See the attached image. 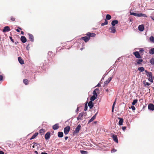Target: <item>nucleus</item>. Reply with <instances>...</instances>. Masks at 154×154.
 Listing matches in <instances>:
<instances>
[{"instance_id": "22", "label": "nucleus", "mask_w": 154, "mask_h": 154, "mask_svg": "<svg viewBox=\"0 0 154 154\" xmlns=\"http://www.w3.org/2000/svg\"><path fill=\"white\" fill-rule=\"evenodd\" d=\"M112 77H110L109 78H108V79L105 82L104 84L106 85L108 84L111 81L112 79Z\"/></svg>"}, {"instance_id": "6", "label": "nucleus", "mask_w": 154, "mask_h": 154, "mask_svg": "<svg viewBox=\"0 0 154 154\" xmlns=\"http://www.w3.org/2000/svg\"><path fill=\"white\" fill-rule=\"evenodd\" d=\"M148 109L151 111L154 110V105L152 103H149L148 106Z\"/></svg>"}, {"instance_id": "12", "label": "nucleus", "mask_w": 154, "mask_h": 154, "mask_svg": "<svg viewBox=\"0 0 154 154\" xmlns=\"http://www.w3.org/2000/svg\"><path fill=\"white\" fill-rule=\"evenodd\" d=\"M20 40L23 43H25L26 42L27 39L25 36H22L20 38Z\"/></svg>"}, {"instance_id": "9", "label": "nucleus", "mask_w": 154, "mask_h": 154, "mask_svg": "<svg viewBox=\"0 0 154 154\" xmlns=\"http://www.w3.org/2000/svg\"><path fill=\"white\" fill-rule=\"evenodd\" d=\"M81 40H83L85 41V42H87L90 39V37L87 36H85L84 37H82L81 38Z\"/></svg>"}, {"instance_id": "18", "label": "nucleus", "mask_w": 154, "mask_h": 154, "mask_svg": "<svg viewBox=\"0 0 154 154\" xmlns=\"http://www.w3.org/2000/svg\"><path fill=\"white\" fill-rule=\"evenodd\" d=\"M118 23V21L117 20H113L111 22V24L112 26H114L116 24Z\"/></svg>"}, {"instance_id": "56", "label": "nucleus", "mask_w": 154, "mask_h": 154, "mask_svg": "<svg viewBox=\"0 0 154 154\" xmlns=\"http://www.w3.org/2000/svg\"><path fill=\"white\" fill-rule=\"evenodd\" d=\"M79 107H77L76 109V112H77L79 110Z\"/></svg>"}, {"instance_id": "37", "label": "nucleus", "mask_w": 154, "mask_h": 154, "mask_svg": "<svg viewBox=\"0 0 154 154\" xmlns=\"http://www.w3.org/2000/svg\"><path fill=\"white\" fill-rule=\"evenodd\" d=\"M97 93L96 92V91L94 90L93 92V96H94L97 97Z\"/></svg>"}, {"instance_id": "19", "label": "nucleus", "mask_w": 154, "mask_h": 154, "mask_svg": "<svg viewBox=\"0 0 154 154\" xmlns=\"http://www.w3.org/2000/svg\"><path fill=\"white\" fill-rule=\"evenodd\" d=\"M88 105L90 109H92L94 106V104L91 101L89 102Z\"/></svg>"}, {"instance_id": "25", "label": "nucleus", "mask_w": 154, "mask_h": 154, "mask_svg": "<svg viewBox=\"0 0 154 154\" xmlns=\"http://www.w3.org/2000/svg\"><path fill=\"white\" fill-rule=\"evenodd\" d=\"M149 53L150 54H154V48H152L149 50Z\"/></svg>"}, {"instance_id": "60", "label": "nucleus", "mask_w": 154, "mask_h": 154, "mask_svg": "<svg viewBox=\"0 0 154 154\" xmlns=\"http://www.w3.org/2000/svg\"><path fill=\"white\" fill-rule=\"evenodd\" d=\"M41 154H48L47 153L45 152H42L41 153Z\"/></svg>"}, {"instance_id": "24", "label": "nucleus", "mask_w": 154, "mask_h": 154, "mask_svg": "<svg viewBox=\"0 0 154 154\" xmlns=\"http://www.w3.org/2000/svg\"><path fill=\"white\" fill-rule=\"evenodd\" d=\"M138 17H147V16L146 14H143V13H138Z\"/></svg>"}, {"instance_id": "63", "label": "nucleus", "mask_w": 154, "mask_h": 154, "mask_svg": "<svg viewBox=\"0 0 154 154\" xmlns=\"http://www.w3.org/2000/svg\"><path fill=\"white\" fill-rule=\"evenodd\" d=\"M21 34H22V35H23L24 34V32L23 31H22L21 32Z\"/></svg>"}, {"instance_id": "55", "label": "nucleus", "mask_w": 154, "mask_h": 154, "mask_svg": "<svg viewBox=\"0 0 154 154\" xmlns=\"http://www.w3.org/2000/svg\"><path fill=\"white\" fill-rule=\"evenodd\" d=\"M4 154V152L3 151H2L1 150H0V154Z\"/></svg>"}, {"instance_id": "28", "label": "nucleus", "mask_w": 154, "mask_h": 154, "mask_svg": "<svg viewBox=\"0 0 154 154\" xmlns=\"http://www.w3.org/2000/svg\"><path fill=\"white\" fill-rule=\"evenodd\" d=\"M32 144H34V145H35V146H37L38 149L40 146V143H38L34 142Z\"/></svg>"}, {"instance_id": "34", "label": "nucleus", "mask_w": 154, "mask_h": 154, "mask_svg": "<svg viewBox=\"0 0 154 154\" xmlns=\"http://www.w3.org/2000/svg\"><path fill=\"white\" fill-rule=\"evenodd\" d=\"M149 40L152 42L154 43V37L153 36H151L149 37Z\"/></svg>"}, {"instance_id": "48", "label": "nucleus", "mask_w": 154, "mask_h": 154, "mask_svg": "<svg viewBox=\"0 0 154 154\" xmlns=\"http://www.w3.org/2000/svg\"><path fill=\"white\" fill-rule=\"evenodd\" d=\"M116 101L115 100L114 101V103L112 105V108H114L115 106V105L116 104Z\"/></svg>"}, {"instance_id": "33", "label": "nucleus", "mask_w": 154, "mask_h": 154, "mask_svg": "<svg viewBox=\"0 0 154 154\" xmlns=\"http://www.w3.org/2000/svg\"><path fill=\"white\" fill-rule=\"evenodd\" d=\"M23 82L26 85H27L29 84L28 80L27 79H23Z\"/></svg>"}, {"instance_id": "11", "label": "nucleus", "mask_w": 154, "mask_h": 154, "mask_svg": "<svg viewBox=\"0 0 154 154\" xmlns=\"http://www.w3.org/2000/svg\"><path fill=\"white\" fill-rule=\"evenodd\" d=\"M10 30V29L9 26H6L4 28L2 31L3 32H6L8 31H9Z\"/></svg>"}, {"instance_id": "43", "label": "nucleus", "mask_w": 154, "mask_h": 154, "mask_svg": "<svg viewBox=\"0 0 154 154\" xmlns=\"http://www.w3.org/2000/svg\"><path fill=\"white\" fill-rule=\"evenodd\" d=\"M144 85H145L149 86L150 85V84L148 82H146L145 83L144 82Z\"/></svg>"}, {"instance_id": "4", "label": "nucleus", "mask_w": 154, "mask_h": 154, "mask_svg": "<svg viewBox=\"0 0 154 154\" xmlns=\"http://www.w3.org/2000/svg\"><path fill=\"white\" fill-rule=\"evenodd\" d=\"M133 54L138 59H140L142 57L138 51H135L133 53Z\"/></svg>"}, {"instance_id": "30", "label": "nucleus", "mask_w": 154, "mask_h": 154, "mask_svg": "<svg viewBox=\"0 0 154 154\" xmlns=\"http://www.w3.org/2000/svg\"><path fill=\"white\" fill-rule=\"evenodd\" d=\"M111 16L110 15L107 14L106 15V20H109L111 19Z\"/></svg>"}, {"instance_id": "35", "label": "nucleus", "mask_w": 154, "mask_h": 154, "mask_svg": "<svg viewBox=\"0 0 154 154\" xmlns=\"http://www.w3.org/2000/svg\"><path fill=\"white\" fill-rule=\"evenodd\" d=\"M80 152L82 154H88V152L84 150H81Z\"/></svg>"}, {"instance_id": "53", "label": "nucleus", "mask_w": 154, "mask_h": 154, "mask_svg": "<svg viewBox=\"0 0 154 154\" xmlns=\"http://www.w3.org/2000/svg\"><path fill=\"white\" fill-rule=\"evenodd\" d=\"M116 151V150L115 149H112L111 150L112 152H114Z\"/></svg>"}, {"instance_id": "40", "label": "nucleus", "mask_w": 154, "mask_h": 154, "mask_svg": "<svg viewBox=\"0 0 154 154\" xmlns=\"http://www.w3.org/2000/svg\"><path fill=\"white\" fill-rule=\"evenodd\" d=\"M84 113L85 112L80 113L78 116L81 118L84 115Z\"/></svg>"}, {"instance_id": "7", "label": "nucleus", "mask_w": 154, "mask_h": 154, "mask_svg": "<svg viewBox=\"0 0 154 154\" xmlns=\"http://www.w3.org/2000/svg\"><path fill=\"white\" fill-rule=\"evenodd\" d=\"M98 112H97L88 121V124L90 123L95 119Z\"/></svg>"}, {"instance_id": "41", "label": "nucleus", "mask_w": 154, "mask_h": 154, "mask_svg": "<svg viewBox=\"0 0 154 154\" xmlns=\"http://www.w3.org/2000/svg\"><path fill=\"white\" fill-rule=\"evenodd\" d=\"M150 63L152 65L154 64V58L151 59L150 61Z\"/></svg>"}, {"instance_id": "64", "label": "nucleus", "mask_w": 154, "mask_h": 154, "mask_svg": "<svg viewBox=\"0 0 154 154\" xmlns=\"http://www.w3.org/2000/svg\"><path fill=\"white\" fill-rule=\"evenodd\" d=\"M114 108H112V112H114Z\"/></svg>"}, {"instance_id": "49", "label": "nucleus", "mask_w": 154, "mask_h": 154, "mask_svg": "<svg viewBox=\"0 0 154 154\" xmlns=\"http://www.w3.org/2000/svg\"><path fill=\"white\" fill-rule=\"evenodd\" d=\"M101 86V85H100V83H99L97 85L95 86V87H100Z\"/></svg>"}, {"instance_id": "8", "label": "nucleus", "mask_w": 154, "mask_h": 154, "mask_svg": "<svg viewBox=\"0 0 154 154\" xmlns=\"http://www.w3.org/2000/svg\"><path fill=\"white\" fill-rule=\"evenodd\" d=\"M86 35L87 36L90 37H90H94L96 35V34L94 33L88 32L87 33Z\"/></svg>"}, {"instance_id": "50", "label": "nucleus", "mask_w": 154, "mask_h": 154, "mask_svg": "<svg viewBox=\"0 0 154 154\" xmlns=\"http://www.w3.org/2000/svg\"><path fill=\"white\" fill-rule=\"evenodd\" d=\"M3 76L2 75H0V81H2L3 79Z\"/></svg>"}, {"instance_id": "38", "label": "nucleus", "mask_w": 154, "mask_h": 154, "mask_svg": "<svg viewBox=\"0 0 154 154\" xmlns=\"http://www.w3.org/2000/svg\"><path fill=\"white\" fill-rule=\"evenodd\" d=\"M137 99H135L134 100L133 102H132V104L133 105H134L137 102Z\"/></svg>"}, {"instance_id": "26", "label": "nucleus", "mask_w": 154, "mask_h": 154, "mask_svg": "<svg viewBox=\"0 0 154 154\" xmlns=\"http://www.w3.org/2000/svg\"><path fill=\"white\" fill-rule=\"evenodd\" d=\"M138 70L140 72H143L144 71L145 69L143 67H140L138 68Z\"/></svg>"}, {"instance_id": "39", "label": "nucleus", "mask_w": 154, "mask_h": 154, "mask_svg": "<svg viewBox=\"0 0 154 154\" xmlns=\"http://www.w3.org/2000/svg\"><path fill=\"white\" fill-rule=\"evenodd\" d=\"M87 103H88V102H86V103L85 105V108H84L85 111H86L88 109Z\"/></svg>"}, {"instance_id": "51", "label": "nucleus", "mask_w": 154, "mask_h": 154, "mask_svg": "<svg viewBox=\"0 0 154 154\" xmlns=\"http://www.w3.org/2000/svg\"><path fill=\"white\" fill-rule=\"evenodd\" d=\"M122 129L123 131H124L126 129V127L125 126L122 127Z\"/></svg>"}, {"instance_id": "1", "label": "nucleus", "mask_w": 154, "mask_h": 154, "mask_svg": "<svg viewBox=\"0 0 154 154\" xmlns=\"http://www.w3.org/2000/svg\"><path fill=\"white\" fill-rule=\"evenodd\" d=\"M81 127V125L80 124L77 125V127L76 128L75 131L73 132V134L74 135L75 134H76L77 133H78L79 132Z\"/></svg>"}, {"instance_id": "29", "label": "nucleus", "mask_w": 154, "mask_h": 154, "mask_svg": "<svg viewBox=\"0 0 154 154\" xmlns=\"http://www.w3.org/2000/svg\"><path fill=\"white\" fill-rule=\"evenodd\" d=\"M130 14L131 15H134L136 17H138V13L134 12H130Z\"/></svg>"}, {"instance_id": "45", "label": "nucleus", "mask_w": 154, "mask_h": 154, "mask_svg": "<svg viewBox=\"0 0 154 154\" xmlns=\"http://www.w3.org/2000/svg\"><path fill=\"white\" fill-rule=\"evenodd\" d=\"M11 20L12 21H14L15 20V18L14 17H11Z\"/></svg>"}, {"instance_id": "13", "label": "nucleus", "mask_w": 154, "mask_h": 154, "mask_svg": "<svg viewBox=\"0 0 154 154\" xmlns=\"http://www.w3.org/2000/svg\"><path fill=\"white\" fill-rule=\"evenodd\" d=\"M28 34L29 37V38L31 42H33L34 40L33 35L32 34L29 33Z\"/></svg>"}, {"instance_id": "15", "label": "nucleus", "mask_w": 154, "mask_h": 154, "mask_svg": "<svg viewBox=\"0 0 154 154\" xmlns=\"http://www.w3.org/2000/svg\"><path fill=\"white\" fill-rule=\"evenodd\" d=\"M109 29L111 30L110 32L112 33H114L116 32V29L114 26H112V27H110Z\"/></svg>"}, {"instance_id": "58", "label": "nucleus", "mask_w": 154, "mask_h": 154, "mask_svg": "<svg viewBox=\"0 0 154 154\" xmlns=\"http://www.w3.org/2000/svg\"><path fill=\"white\" fill-rule=\"evenodd\" d=\"M145 72L146 73V74H148V73H149V72H148V71L147 70H145Z\"/></svg>"}, {"instance_id": "5", "label": "nucleus", "mask_w": 154, "mask_h": 154, "mask_svg": "<svg viewBox=\"0 0 154 154\" xmlns=\"http://www.w3.org/2000/svg\"><path fill=\"white\" fill-rule=\"evenodd\" d=\"M111 137H112L113 140L116 142L117 143H118V137L115 134H113L112 136Z\"/></svg>"}, {"instance_id": "46", "label": "nucleus", "mask_w": 154, "mask_h": 154, "mask_svg": "<svg viewBox=\"0 0 154 154\" xmlns=\"http://www.w3.org/2000/svg\"><path fill=\"white\" fill-rule=\"evenodd\" d=\"M131 107L132 110H134L135 109V107L134 106H131Z\"/></svg>"}, {"instance_id": "17", "label": "nucleus", "mask_w": 154, "mask_h": 154, "mask_svg": "<svg viewBox=\"0 0 154 154\" xmlns=\"http://www.w3.org/2000/svg\"><path fill=\"white\" fill-rule=\"evenodd\" d=\"M58 125H59V124L58 123H57V124H55L54 125H53L52 126L53 129L54 130H57L59 128Z\"/></svg>"}, {"instance_id": "3", "label": "nucleus", "mask_w": 154, "mask_h": 154, "mask_svg": "<svg viewBox=\"0 0 154 154\" xmlns=\"http://www.w3.org/2000/svg\"><path fill=\"white\" fill-rule=\"evenodd\" d=\"M70 127L68 126L64 128V132L65 134H67L70 131Z\"/></svg>"}, {"instance_id": "27", "label": "nucleus", "mask_w": 154, "mask_h": 154, "mask_svg": "<svg viewBox=\"0 0 154 154\" xmlns=\"http://www.w3.org/2000/svg\"><path fill=\"white\" fill-rule=\"evenodd\" d=\"M96 98L97 97L93 95L91 97L90 101H91L92 102L93 101H94L96 99Z\"/></svg>"}, {"instance_id": "14", "label": "nucleus", "mask_w": 154, "mask_h": 154, "mask_svg": "<svg viewBox=\"0 0 154 154\" xmlns=\"http://www.w3.org/2000/svg\"><path fill=\"white\" fill-rule=\"evenodd\" d=\"M138 30L141 31L142 32L144 30V26L142 24L141 25H140L138 27Z\"/></svg>"}, {"instance_id": "36", "label": "nucleus", "mask_w": 154, "mask_h": 154, "mask_svg": "<svg viewBox=\"0 0 154 154\" xmlns=\"http://www.w3.org/2000/svg\"><path fill=\"white\" fill-rule=\"evenodd\" d=\"M144 51V50L142 48H140V51L139 52H140V53L141 55H143V51Z\"/></svg>"}, {"instance_id": "23", "label": "nucleus", "mask_w": 154, "mask_h": 154, "mask_svg": "<svg viewBox=\"0 0 154 154\" xmlns=\"http://www.w3.org/2000/svg\"><path fill=\"white\" fill-rule=\"evenodd\" d=\"M63 132H59L58 133V137L60 138H61L63 137Z\"/></svg>"}, {"instance_id": "16", "label": "nucleus", "mask_w": 154, "mask_h": 154, "mask_svg": "<svg viewBox=\"0 0 154 154\" xmlns=\"http://www.w3.org/2000/svg\"><path fill=\"white\" fill-rule=\"evenodd\" d=\"M118 119L119 120V125H123V119L120 117H118Z\"/></svg>"}, {"instance_id": "54", "label": "nucleus", "mask_w": 154, "mask_h": 154, "mask_svg": "<svg viewBox=\"0 0 154 154\" xmlns=\"http://www.w3.org/2000/svg\"><path fill=\"white\" fill-rule=\"evenodd\" d=\"M80 118H80L79 116H78V117H77V120H78V121H79V120L80 119H81Z\"/></svg>"}, {"instance_id": "42", "label": "nucleus", "mask_w": 154, "mask_h": 154, "mask_svg": "<svg viewBox=\"0 0 154 154\" xmlns=\"http://www.w3.org/2000/svg\"><path fill=\"white\" fill-rule=\"evenodd\" d=\"M148 80L149 82H150L152 83L153 82V79H152V77L150 78H149Z\"/></svg>"}, {"instance_id": "59", "label": "nucleus", "mask_w": 154, "mask_h": 154, "mask_svg": "<svg viewBox=\"0 0 154 154\" xmlns=\"http://www.w3.org/2000/svg\"><path fill=\"white\" fill-rule=\"evenodd\" d=\"M35 153L36 154H39L38 152L36 151H34Z\"/></svg>"}, {"instance_id": "31", "label": "nucleus", "mask_w": 154, "mask_h": 154, "mask_svg": "<svg viewBox=\"0 0 154 154\" xmlns=\"http://www.w3.org/2000/svg\"><path fill=\"white\" fill-rule=\"evenodd\" d=\"M108 22L106 19H105V21L104 23H102L101 24V26H103L107 24Z\"/></svg>"}, {"instance_id": "62", "label": "nucleus", "mask_w": 154, "mask_h": 154, "mask_svg": "<svg viewBox=\"0 0 154 154\" xmlns=\"http://www.w3.org/2000/svg\"><path fill=\"white\" fill-rule=\"evenodd\" d=\"M68 138V137L67 136H66V137H65V140H67V139Z\"/></svg>"}, {"instance_id": "21", "label": "nucleus", "mask_w": 154, "mask_h": 154, "mask_svg": "<svg viewBox=\"0 0 154 154\" xmlns=\"http://www.w3.org/2000/svg\"><path fill=\"white\" fill-rule=\"evenodd\" d=\"M38 132L35 133L30 138V140H31L34 139L36 136H38Z\"/></svg>"}, {"instance_id": "52", "label": "nucleus", "mask_w": 154, "mask_h": 154, "mask_svg": "<svg viewBox=\"0 0 154 154\" xmlns=\"http://www.w3.org/2000/svg\"><path fill=\"white\" fill-rule=\"evenodd\" d=\"M11 40L12 42H14V39H12V37H11V36H10V37H9Z\"/></svg>"}, {"instance_id": "10", "label": "nucleus", "mask_w": 154, "mask_h": 154, "mask_svg": "<svg viewBox=\"0 0 154 154\" xmlns=\"http://www.w3.org/2000/svg\"><path fill=\"white\" fill-rule=\"evenodd\" d=\"M50 132H48L45 135V138L46 140H49L50 137Z\"/></svg>"}, {"instance_id": "32", "label": "nucleus", "mask_w": 154, "mask_h": 154, "mask_svg": "<svg viewBox=\"0 0 154 154\" xmlns=\"http://www.w3.org/2000/svg\"><path fill=\"white\" fill-rule=\"evenodd\" d=\"M146 75L149 77L150 78L152 77V73L151 72H149L148 74H146Z\"/></svg>"}, {"instance_id": "2", "label": "nucleus", "mask_w": 154, "mask_h": 154, "mask_svg": "<svg viewBox=\"0 0 154 154\" xmlns=\"http://www.w3.org/2000/svg\"><path fill=\"white\" fill-rule=\"evenodd\" d=\"M143 60L142 59H137L135 60L136 63L135 64L136 65H139L141 66L142 65V63L143 62Z\"/></svg>"}, {"instance_id": "61", "label": "nucleus", "mask_w": 154, "mask_h": 154, "mask_svg": "<svg viewBox=\"0 0 154 154\" xmlns=\"http://www.w3.org/2000/svg\"><path fill=\"white\" fill-rule=\"evenodd\" d=\"M16 31L17 32H20V30L19 29H16Z\"/></svg>"}, {"instance_id": "44", "label": "nucleus", "mask_w": 154, "mask_h": 154, "mask_svg": "<svg viewBox=\"0 0 154 154\" xmlns=\"http://www.w3.org/2000/svg\"><path fill=\"white\" fill-rule=\"evenodd\" d=\"M29 44L27 45V46L26 47V49L27 50H29V49L30 48V47L29 46Z\"/></svg>"}, {"instance_id": "20", "label": "nucleus", "mask_w": 154, "mask_h": 154, "mask_svg": "<svg viewBox=\"0 0 154 154\" xmlns=\"http://www.w3.org/2000/svg\"><path fill=\"white\" fill-rule=\"evenodd\" d=\"M18 60L20 63L21 64H24V62L23 59L21 58V57H18Z\"/></svg>"}, {"instance_id": "47", "label": "nucleus", "mask_w": 154, "mask_h": 154, "mask_svg": "<svg viewBox=\"0 0 154 154\" xmlns=\"http://www.w3.org/2000/svg\"><path fill=\"white\" fill-rule=\"evenodd\" d=\"M94 90H95V91H96V92L97 93H99V89L98 88H96Z\"/></svg>"}, {"instance_id": "57", "label": "nucleus", "mask_w": 154, "mask_h": 154, "mask_svg": "<svg viewBox=\"0 0 154 154\" xmlns=\"http://www.w3.org/2000/svg\"><path fill=\"white\" fill-rule=\"evenodd\" d=\"M150 18L153 20H154V17L153 16H150Z\"/></svg>"}]
</instances>
